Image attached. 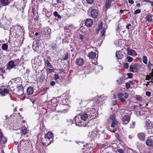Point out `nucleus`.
Instances as JSON below:
<instances>
[{
  "label": "nucleus",
  "instance_id": "obj_35",
  "mask_svg": "<svg viewBox=\"0 0 153 153\" xmlns=\"http://www.w3.org/2000/svg\"><path fill=\"white\" fill-rule=\"evenodd\" d=\"M57 45L56 44H53L51 45V48L53 50H55L56 49Z\"/></svg>",
  "mask_w": 153,
  "mask_h": 153
},
{
  "label": "nucleus",
  "instance_id": "obj_63",
  "mask_svg": "<svg viewBox=\"0 0 153 153\" xmlns=\"http://www.w3.org/2000/svg\"><path fill=\"white\" fill-rule=\"evenodd\" d=\"M41 78H43V79H42V80H43V79H45L44 76V75H43Z\"/></svg>",
  "mask_w": 153,
  "mask_h": 153
},
{
  "label": "nucleus",
  "instance_id": "obj_11",
  "mask_svg": "<svg viewBox=\"0 0 153 153\" xmlns=\"http://www.w3.org/2000/svg\"><path fill=\"white\" fill-rule=\"evenodd\" d=\"M127 52L129 55L132 56H135L137 55V53L135 51L132 49H128L127 50Z\"/></svg>",
  "mask_w": 153,
  "mask_h": 153
},
{
  "label": "nucleus",
  "instance_id": "obj_56",
  "mask_svg": "<svg viewBox=\"0 0 153 153\" xmlns=\"http://www.w3.org/2000/svg\"><path fill=\"white\" fill-rule=\"evenodd\" d=\"M144 1H147L148 2H150L152 4V5L153 6V2L149 1H148L147 0H144Z\"/></svg>",
  "mask_w": 153,
  "mask_h": 153
},
{
  "label": "nucleus",
  "instance_id": "obj_28",
  "mask_svg": "<svg viewBox=\"0 0 153 153\" xmlns=\"http://www.w3.org/2000/svg\"><path fill=\"white\" fill-rule=\"evenodd\" d=\"M143 62L146 64H147V59L146 56H144L143 57Z\"/></svg>",
  "mask_w": 153,
  "mask_h": 153
},
{
  "label": "nucleus",
  "instance_id": "obj_25",
  "mask_svg": "<svg viewBox=\"0 0 153 153\" xmlns=\"http://www.w3.org/2000/svg\"><path fill=\"white\" fill-rule=\"evenodd\" d=\"M0 1L4 6L7 5L9 4V0H0Z\"/></svg>",
  "mask_w": 153,
  "mask_h": 153
},
{
  "label": "nucleus",
  "instance_id": "obj_51",
  "mask_svg": "<svg viewBox=\"0 0 153 153\" xmlns=\"http://www.w3.org/2000/svg\"><path fill=\"white\" fill-rule=\"evenodd\" d=\"M128 2L131 4H133L134 1L133 0H128Z\"/></svg>",
  "mask_w": 153,
  "mask_h": 153
},
{
  "label": "nucleus",
  "instance_id": "obj_32",
  "mask_svg": "<svg viewBox=\"0 0 153 153\" xmlns=\"http://www.w3.org/2000/svg\"><path fill=\"white\" fill-rule=\"evenodd\" d=\"M122 27V26H120V25H118L117 27V32L118 33H120V31L121 30V29Z\"/></svg>",
  "mask_w": 153,
  "mask_h": 153
},
{
  "label": "nucleus",
  "instance_id": "obj_55",
  "mask_svg": "<svg viewBox=\"0 0 153 153\" xmlns=\"http://www.w3.org/2000/svg\"><path fill=\"white\" fill-rule=\"evenodd\" d=\"M80 38L82 40L83 39L84 36L81 35H80L79 36Z\"/></svg>",
  "mask_w": 153,
  "mask_h": 153
},
{
  "label": "nucleus",
  "instance_id": "obj_8",
  "mask_svg": "<svg viewBox=\"0 0 153 153\" xmlns=\"http://www.w3.org/2000/svg\"><path fill=\"white\" fill-rule=\"evenodd\" d=\"M99 28L100 29H102L101 30V35L103 36L105 34V28L103 27V23L101 22L99 25Z\"/></svg>",
  "mask_w": 153,
  "mask_h": 153
},
{
  "label": "nucleus",
  "instance_id": "obj_7",
  "mask_svg": "<svg viewBox=\"0 0 153 153\" xmlns=\"http://www.w3.org/2000/svg\"><path fill=\"white\" fill-rule=\"evenodd\" d=\"M129 117L127 115H124L122 118V123L124 124H126L128 123L130 120Z\"/></svg>",
  "mask_w": 153,
  "mask_h": 153
},
{
  "label": "nucleus",
  "instance_id": "obj_54",
  "mask_svg": "<svg viewBox=\"0 0 153 153\" xmlns=\"http://www.w3.org/2000/svg\"><path fill=\"white\" fill-rule=\"evenodd\" d=\"M131 26V24L130 23H129L128 24V25L126 26V27L128 29H129V27Z\"/></svg>",
  "mask_w": 153,
  "mask_h": 153
},
{
  "label": "nucleus",
  "instance_id": "obj_42",
  "mask_svg": "<svg viewBox=\"0 0 153 153\" xmlns=\"http://www.w3.org/2000/svg\"><path fill=\"white\" fill-rule=\"evenodd\" d=\"M137 100L138 101H142V98L140 96H137L136 97Z\"/></svg>",
  "mask_w": 153,
  "mask_h": 153
},
{
  "label": "nucleus",
  "instance_id": "obj_34",
  "mask_svg": "<svg viewBox=\"0 0 153 153\" xmlns=\"http://www.w3.org/2000/svg\"><path fill=\"white\" fill-rule=\"evenodd\" d=\"M127 60L129 62H130L133 61V58L131 57L128 56L127 57Z\"/></svg>",
  "mask_w": 153,
  "mask_h": 153
},
{
  "label": "nucleus",
  "instance_id": "obj_5",
  "mask_svg": "<svg viewBox=\"0 0 153 153\" xmlns=\"http://www.w3.org/2000/svg\"><path fill=\"white\" fill-rule=\"evenodd\" d=\"M74 120L75 121L76 124V126H84L82 123V122L81 121L82 120L81 118V117L79 116H76L74 118Z\"/></svg>",
  "mask_w": 153,
  "mask_h": 153
},
{
  "label": "nucleus",
  "instance_id": "obj_26",
  "mask_svg": "<svg viewBox=\"0 0 153 153\" xmlns=\"http://www.w3.org/2000/svg\"><path fill=\"white\" fill-rule=\"evenodd\" d=\"M47 73L48 74H50L53 72L54 71V69H50V68H47L46 69Z\"/></svg>",
  "mask_w": 153,
  "mask_h": 153
},
{
  "label": "nucleus",
  "instance_id": "obj_17",
  "mask_svg": "<svg viewBox=\"0 0 153 153\" xmlns=\"http://www.w3.org/2000/svg\"><path fill=\"white\" fill-rule=\"evenodd\" d=\"M34 92L33 88L30 86L27 89V93L28 95H31L33 94Z\"/></svg>",
  "mask_w": 153,
  "mask_h": 153
},
{
  "label": "nucleus",
  "instance_id": "obj_61",
  "mask_svg": "<svg viewBox=\"0 0 153 153\" xmlns=\"http://www.w3.org/2000/svg\"><path fill=\"white\" fill-rule=\"evenodd\" d=\"M57 17H58V18H59V19H60V18H61V16L60 15H59V14H58V16H57Z\"/></svg>",
  "mask_w": 153,
  "mask_h": 153
},
{
  "label": "nucleus",
  "instance_id": "obj_50",
  "mask_svg": "<svg viewBox=\"0 0 153 153\" xmlns=\"http://www.w3.org/2000/svg\"><path fill=\"white\" fill-rule=\"evenodd\" d=\"M152 64L151 63H150L149 62V64L148 65V67L150 69L151 68V67L152 66Z\"/></svg>",
  "mask_w": 153,
  "mask_h": 153
},
{
  "label": "nucleus",
  "instance_id": "obj_57",
  "mask_svg": "<svg viewBox=\"0 0 153 153\" xmlns=\"http://www.w3.org/2000/svg\"><path fill=\"white\" fill-rule=\"evenodd\" d=\"M116 103L117 102L116 101H114L112 102V104L114 105H115L116 104Z\"/></svg>",
  "mask_w": 153,
  "mask_h": 153
},
{
  "label": "nucleus",
  "instance_id": "obj_58",
  "mask_svg": "<svg viewBox=\"0 0 153 153\" xmlns=\"http://www.w3.org/2000/svg\"><path fill=\"white\" fill-rule=\"evenodd\" d=\"M127 11V10H120V13H122L124 11Z\"/></svg>",
  "mask_w": 153,
  "mask_h": 153
},
{
  "label": "nucleus",
  "instance_id": "obj_3",
  "mask_svg": "<svg viewBox=\"0 0 153 153\" xmlns=\"http://www.w3.org/2000/svg\"><path fill=\"white\" fill-rule=\"evenodd\" d=\"M140 68H141V66L138 64H132L130 65V70L134 72H137Z\"/></svg>",
  "mask_w": 153,
  "mask_h": 153
},
{
  "label": "nucleus",
  "instance_id": "obj_6",
  "mask_svg": "<svg viewBox=\"0 0 153 153\" xmlns=\"http://www.w3.org/2000/svg\"><path fill=\"white\" fill-rule=\"evenodd\" d=\"M146 124L145 126L147 129H151L153 128V122H151L150 120H148L145 122Z\"/></svg>",
  "mask_w": 153,
  "mask_h": 153
},
{
  "label": "nucleus",
  "instance_id": "obj_27",
  "mask_svg": "<svg viewBox=\"0 0 153 153\" xmlns=\"http://www.w3.org/2000/svg\"><path fill=\"white\" fill-rule=\"evenodd\" d=\"M2 49L4 50H6L8 48V45L6 44H4L2 47Z\"/></svg>",
  "mask_w": 153,
  "mask_h": 153
},
{
  "label": "nucleus",
  "instance_id": "obj_38",
  "mask_svg": "<svg viewBox=\"0 0 153 153\" xmlns=\"http://www.w3.org/2000/svg\"><path fill=\"white\" fill-rule=\"evenodd\" d=\"M94 0H86L87 3L88 4H91L94 2Z\"/></svg>",
  "mask_w": 153,
  "mask_h": 153
},
{
  "label": "nucleus",
  "instance_id": "obj_2",
  "mask_svg": "<svg viewBox=\"0 0 153 153\" xmlns=\"http://www.w3.org/2000/svg\"><path fill=\"white\" fill-rule=\"evenodd\" d=\"M109 122L111 123V127L114 128L113 129L109 128V130L111 131L114 132L116 131V128L118 126V124L117 121L115 119L114 115H111L110 117Z\"/></svg>",
  "mask_w": 153,
  "mask_h": 153
},
{
  "label": "nucleus",
  "instance_id": "obj_10",
  "mask_svg": "<svg viewBox=\"0 0 153 153\" xmlns=\"http://www.w3.org/2000/svg\"><path fill=\"white\" fill-rule=\"evenodd\" d=\"M16 66V65L14 64V62L11 60L10 61L8 64L7 68L8 69H11Z\"/></svg>",
  "mask_w": 153,
  "mask_h": 153
},
{
  "label": "nucleus",
  "instance_id": "obj_37",
  "mask_svg": "<svg viewBox=\"0 0 153 153\" xmlns=\"http://www.w3.org/2000/svg\"><path fill=\"white\" fill-rule=\"evenodd\" d=\"M125 86L127 89H128L130 87V84L128 82L126 83H125Z\"/></svg>",
  "mask_w": 153,
  "mask_h": 153
},
{
  "label": "nucleus",
  "instance_id": "obj_9",
  "mask_svg": "<svg viewBox=\"0 0 153 153\" xmlns=\"http://www.w3.org/2000/svg\"><path fill=\"white\" fill-rule=\"evenodd\" d=\"M91 16L93 18H96L98 15V12L95 9H92L91 12Z\"/></svg>",
  "mask_w": 153,
  "mask_h": 153
},
{
  "label": "nucleus",
  "instance_id": "obj_1",
  "mask_svg": "<svg viewBox=\"0 0 153 153\" xmlns=\"http://www.w3.org/2000/svg\"><path fill=\"white\" fill-rule=\"evenodd\" d=\"M53 133L51 132H48L45 134V139L43 141V144L45 146L49 145L53 141Z\"/></svg>",
  "mask_w": 153,
  "mask_h": 153
},
{
  "label": "nucleus",
  "instance_id": "obj_45",
  "mask_svg": "<svg viewBox=\"0 0 153 153\" xmlns=\"http://www.w3.org/2000/svg\"><path fill=\"white\" fill-rule=\"evenodd\" d=\"M146 95L148 97H150L151 96V93L150 92L147 91L146 92Z\"/></svg>",
  "mask_w": 153,
  "mask_h": 153
},
{
  "label": "nucleus",
  "instance_id": "obj_31",
  "mask_svg": "<svg viewBox=\"0 0 153 153\" xmlns=\"http://www.w3.org/2000/svg\"><path fill=\"white\" fill-rule=\"evenodd\" d=\"M146 20L149 21H151L152 20V16L149 15H147L146 17Z\"/></svg>",
  "mask_w": 153,
  "mask_h": 153
},
{
  "label": "nucleus",
  "instance_id": "obj_60",
  "mask_svg": "<svg viewBox=\"0 0 153 153\" xmlns=\"http://www.w3.org/2000/svg\"><path fill=\"white\" fill-rule=\"evenodd\" d=\"M98 68L100 69V70H102V66H99L98 67Z\"/></svg>",
  "mask_w": 153,
  "mask_h": 153
},
{
  "label": "nucleus",
  "instance_id": "obj_52",
  "mask_svg": "<svg viewBox=\"0 0 153 153\" xmlns=\"http://www.w3.org/2000/svg\"><path fill=\"white\" fill-rule=\"evenodd\" d=\"M53 14L55 16H57L58 15V13L56 11H55L53 13Z\"/></svg>",
  "mask_w": 153,
  "mask_h": 153
},
{
  "label": "nucleus",
  "instance_id": "obj_43",
  "mask_svg": "<svg viewBox=\"0 0 153 153\" xmlns=\"http://www.w3.org/2000/svg\"><path fill=\"white\" fill-rule=\"evenodd\" d=\"M15 81V82L16 83H17L16 82H17L18 81L19 82H21V79L20 78L18 77V78H16V79Z\"/></svg>",
  "mask_w": 153,
  "mask_h": 153
},
{
  "label": "nucleus",
  "instance_id": "obj_21",
  "mask_svg": "<svg viewBox=\"0 0 153 153\" xmlns=\"http://www.w3.org/2000/svg\"><path fill=\"white\" fill-rule=\"evenodd\" d=\"M116 56L117 59L122 58L124 56L123 54L121 52H117L116 53Z\"/></svg>",
  "mask_w": 153,
  "mask_h": 153
},
{
  "label": "nucleus",
  "instance_id": "obj_64",
  "mask_svg": "<svg viewBox=\"0 0 153 153\" xmlns=\"http://www.w3.org/2000/svg\"><path fill=\"white\" fill-rule=\"evenodd\" d=\"M31 101H32V103L33 104L35 102V100H31Z\"/></svg>",
  "mask_w": 153,
  "mask_h": 153
},
{
  "label": "nucleus",
  "instance_id": "obj_33",
  "mask_svg": "<svg viewBox=\"0 0 153 153\" xmlns=\"http://www.w3.org/2000/svg\"><path fill=\"white\" fill-rule=\"evenodd\" d=\"M124 94L123 93H119L118 94V97L119 98V100L120 99H121V98L123 97V96Z\"/></svg>",
  "mask_w": 153,
  "mask_h": 153
},
{
  "label": "nucleus",
  "instance_id": "obj_47",
  "mask_svg": "<svg viewBox=\"0 0 153 153\" xmlns=\"http://www.w3.org/2000/svg\"><path fill=\"white\" fill-rule=\"evenodd\" d=\"M124 66L125 68H128V64L127 63H126L124 64Z\"/></svg>",
  "mask_w": 153,
  "mask_h": 153
},
{
  "label": "nucleus",
  "instance_id": "obj_29",
  "mask_svg": "<svg viewBox=\"0 0 153 153\" xmlns=\"http://www.w3.org/2000/svg\"><path fill=\"white\" fill-rule=\"evenodd\" d=\"M97 132L95 129L91 133V135L92 137H95L97 134Z\"/></svg>",
  "mask_w": 153,
  "mask_h": 153
},
{
  "label": "nucleus",
  "instance_id": "obj_23",
  "mask_svg": "<svg viewBox=\"0 0 153 153\" xmlns=\"http://www.w3.org/2000/svg\"><path fill=\"white\" fill-rule=\"evenodd\" d=\"M122 40L119 39L115 42V43L117 46L120 47L122 45Z\"/></svg>",
  "mask_w": 153,
  "mask_h": 153
},
{
  "label": "nucleus",
  "instance_id": "obj_24",
  "mask_svg": "<svg viewBox=\"0 0 153 153\" xmlns=\"http://www.w3.org/2000/svg\"><path fill=\"white\" fill-rule=\"evenodd\" d=\"M39 60L37 58H35L32 60L31 62L32 63L34 64H38Z\"/></svg>",
  "mask_w": 153,
  "mask_h": 153
},
{
  "label": "nucleus",
  "instance_id": "obj_12",
  "mask_svg": "<svg viewBox=\"0 0 153 153\" xmlns=\"http://www.w3.org/2000/svg\"><path fill=\"white\" fill-rule=\"evenodd\" d=\"M85 24L87 27H90L93 24V21L91 19H87L85 22Z\"/></svg>",
  "mask_w": 153,
  "mask_h": 153
},
{
  "label": "nucleus",
  "instance_id": "obj_49",
  "mask_svg": "<svg viewBox=\"0 0 153 153\" xmlns=\"http://www.w3.org/2000/svg\"><path fill=\"white\" fill-rule=\"evenodd\" d=\"M128 94L127 93H125V96H124V97L125 98L127 99L128 98Z\"/></svg>",
  "mask_w": 153,
  "mask_h": 153
},
{
  "label": "nucleus",
  "instance_id": "obj_13",
  "mask_svg": "<svg viewBox=\"0 0 153 153\" xmlns=\"http://www.w3.org/2000/svg\"><path fill=\"white\" fill-rule=\"evenodd\" d=\"M146 143L149 146H153V137H152L148 139L146 141Z\"/></svg>",
  "mask_w": 153,
  "mask_h": 153
},
{
  "label": "nucleus",
  "instance_id": "obj_4",
  "mask_svg": "<svg viewBox=\"0 0 153 153\" xmlns=\"http://www.w3.org/2000/svg\"><path fill=\"white\" fill-rule=\"evenodd\" d=\"M94 114L93 112H87L83 114L80 116L81 118L83 121H85L88 117L90 118Z\"/></svg>",
  "mask_w": 153,
  "mask_h": 153
},
{
  "label": "nucleus",
  "instance_id": "obj_48",
  "mask_svg": "<svg viewBox=\"0 0 153 153\" xmlns=\"http://www.w3.org/2000/svg\"><path fill=\"white\" fill-rule=\"evenodd\" d=\"M118 151L120 153H123V151L121 149H118Z\"/></svg>",
  "mask_w": 153,
  "mask_h": 153
},
{
  "label": "nucleus",
  "instance_id": "obj_62",
  "mask_svg": "<svg viewBox=\"0 0 153 153\" xmlns=\"http://www.w3.org/2000/svg\"><path fill=\"white\" fill-rule=\"evenodd\" d=\"M128 83L130 84H130H131V85L133 84V83L131 81H129Z\"/></svg>",
  "mask_w": 153,
  "mask_h": 153
},
{
  "label": "nucleus",
  "instance_id": "obj_59",
  "mask_svg": "<svg viewBox=\"0 0 153 153\" xmlns=\"http://www.w3.org/2000/svg\"><path fill=\"white\" fill-rule=\"evenodd\" d=\"M57 2V3H62L61 0H56Z\"/></svg>",
  "mask_w": 153,
  "mask_h": 153
},
{
  "label": "nucleus",
  "instance_id": "obj_16",
  "mask_svg": "<svg viewBox=\"0 0 153 153\" xmlns=\"http://www.w3.org/2000/svg\"><path fill=\"white\" fill-rule=\"evenodd\" d=\"M0 94L2 96H4L9 94V90L7 89H4L3 90L0 88Z\"/></svg>",
  "mask_w": 153,
  "mask_h": 153
},
{
  "label": "nucleus",
  "instance_id": "obj_19",
  "mask_svg": "<svg viewBox=\"0 0 153 153\" xmlns=\"http://www.w3.org/2000/svg\"><path fill=\"white\" fill-rule=\"evenodd\" d=\"M76 63L79 65H82L84 63V61L83 59L81 58H79L77 59L76 61Z\"/></svg>",
  "mask_w": 153,
  "mask_h": 153
},
{
  "label": "nucleus",
  "instance_id": "obj_20",
  "mask_svg": "<svg viewBox=\"0 0 153 153\" xmlns=\"http://www.w3.org/2000/svg\"><path fill=\"white\" fill-rule=\"evenodd\" d=\"M138 138L140 140H144L145 135L143 133H138L137 135Z\"/></svg>",
  "mask_w": 153,
  "mask_h": 153
},
{
  "label": "nucleus",
  "instance_id": "obj_41",
  "mask_svg": "<svg viewBox=\"0 0 153 153\" xmlns=\"http://www.w3.org/2000/svg\"><path fill=\"white\" fill-rule=\"evenodd\" d=\"M22 132L24 134H26L27 132L26 129L24 128V129H22Z\"/></svg>",
  "mask_w": 153,
  "mask_h": 153
},
{
  "label": "nucleus",
  "instance_id": "obj_36",
  "mask_svg": "<svg viewBox=\"0 0 153 153\" xmlns=\"http://www.w3.org/2000/svg\"><path fill=\"white\" fill-rule=\"evenodd\" d=\"M65 56L63 58V59L64 60H66L68 59V53H66L65 54Z\"/></svg>",
  "mask_w": 153,
  "mask_h": 153
},
{
  "label": "nucleus",
  "instance_id": "obj_53",
  "mask_svg": "<svg viewBox=\"0 0 153 153\" xmlns=\"http://www.w3.org/2000/svg\"><path fill=\"white\" fill-rule=\"evenodd\" d=\"M119 100H120V101H121L122 102H124L125 101V100L123 98V97L121 98V99H120Z\"/></svg>",
  "mask_w": 153,
  "mask_h": 153
},
{
  "label": "nucleus",
  "instance_id": "obj_15",
  "mask_svg": "<svg viewBox=\"0 0 153 153\" xmlns=\"http://www.w3.org/2000/svg\"><path fill=\"white\" fill-rule=\"evenodd\" d=\"M16 94L19 95H20L23 94V91L22 87H20L19 88H17L16 90Z\"/></svg>",
  "mask_w": 153,
  "mask_h": 153
},
{
  "label": "nucleus",
  "instance_id": "obj_14",
  "mask_svg": "<svg viewBox=\"0 0 153 153\" xmlns=\"http://www.w3.org/2000/svg\"><path fill=\"white\" fill-rule=\"evenodd\" d=\"M146 80H151L150 82H153V69H152V71L151 73H150L149 75H147L146 76Z\"/></svg>",
  "mask_w": 153,
  "mask_h": 153
},
{
  "label": "nucleus",
  "instance_id": "obj_30",
  "mask_svg": "<svg viewBox=\"0 0 153 153\" xmlns=\"http://www.w3.org/2000/svg\"><path fill=\"white\" fill-rule=\"evenodd\" d=\"M45 64L49 67L52 68V66L48 60H47L45 62Z\"/></svg>",
  "mask_w": 153,
  "mask_h": 153
},
{
  "label": "nucleus",
  "instance_id": "obj_44",
  "mask_svg": "<svg viewBox=\"0 0 153 153\" xmlns=\"http://www.w3.org/2000/svg\"><path fill=\"white\" fill-rule=\"evenodd\" d=\"M127 75L128 76V77L129 78H131L132 77L133 75L131 73H128L127 74Z\"/></svg>",
  "mask_w": 153,
  "mask_h": 153
},
{
  "label": "nucleus",
  "instance_id": "obj_46",
  "mask_svg": "<svg viewBox=\"0 0 153 153\" xmlns=\"http://www.w3.org/2000/svg\"><path fill=\"white\" fill-rule=\"evenodd\" d=\"M50 84L52 86H54L55 84V82L54 81H52L50 83Z\"/></svg>",
  "mask_w": 153,
  "mask_h": 153
},
{
  "label": "nucleus",
  "instance_id": "obj_40",
  "mask_svg": "<svg viewBox=\"0 0 153 153\" xmlns=\"http://www.w3.org/2000/svg\"><path fill=\"white\" fill-rule=\"evenodd\" d=\"M59 78V76L58 74H55L54 75V80H56Z\"/></svg>",
  "mask_w": 153,
  "mask_h": 153
},
{
  "label": "nucleus",
  "instance_id": "obj_22",
  "mask_svg": "<svg viewBox=\"0 0 153 153\" xmlns=\"http://www.w3.org/2000/svg\"><path fill=\"white\" fill-rule=\"evenodd\" d=\"M112 1V0H107L106 4H105V7L106 8V9L109 8L111 6V3Z\"/></svg>",
  "mask_w": 153,
  "mask_h": 153
},
{
  "label": "nucleus",
  "instance_id": "obj_39",
  "mask_svg": "<svg viewBox=\"0 0 153 153\" xmlns=\"http://www.w3.org/2000/svg\"><path fill=\"white\" fill-rule=\"evenodd\" d=\"M141 12L140 10V9H138L136 10L135 11L134 13L135 14H137L138 13H140Z\"/></svg>",
  "mask_w": 153,
  "mask_h": 153
},
{
  "label": "nucleus",
  "instance_id": "obj_18",
  "mask_svg": "<svg viewBox=\"0 0 153 153\" xmlns=\"http://www.w3.org/2000/svg\"><path fill=\"white\" fill-rule=\"evenodd\" d=\"M96 53L91 51L89 53L88 56L90 58L94 59L96 57Z\"/></svg>",
  "mask_w": 153,
  "mask_h": 153
}]
</instances>
